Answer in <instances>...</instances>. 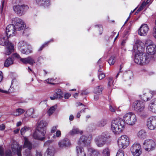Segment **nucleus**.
Returning <instances> with one entry per match:
<instances>
[{"label":"nucleus","mask_w":156,"mask_h":156,"mask_svg":"<svg viewBox=\"0 0 156 156\" xmlns=\"http://www.w3.org/2000/svg\"><path fill=\"white\" fill-rule=\"evenodd\" d=\"M151 58L154 60H156V55L153 56L145 53L141 52L136 54L135 56V62L137 64L140 65H144L149 63Z\"/></svg>","instance_id":"1"},{"label":"nucleus","mask_w":156,"mask_h":156,"mask_svg":"<svg viewBox=\"0 0 156 156\" xmlns=\"http://www.w3.org/2000/svg\"><path fill=\"white\" fill-rule=\"evenodd\" d=\"M125 126L124 122L122 119H115L112 122L111 128L115 134H117L121 133L124 129Z\"/></svg>","instance_id":"2"},{"label":"nucleus","mask_w":156,"mask_h":156,"mask_svg":"<svg viewBox=\"0 0 156 156\" xmlns=\"http://www.w3.org/2000/svg\"><path fill=\"white\" fill-rule=\"evenodd\" d=\"M124 122L126 124L133 125L134 124L136 121V118L135 115L132 112H129L126 114L123 117Z\"/></svg>","instance_id":"3"},{"label":"nucleus","mask_w":156,"mask_h":156,"mask_svg":"<svg viewBox=\"0 0 156 156\" xmlns=\"http://www.w3.org/2000/svg\"><path fill=\"white\" fill-rule=\"evenodd\" d=\"M118 143L119 148H126L129 144V138L126 135H122L118 139Z\"/></svg>","instance_id":"4"},{"label":"nucleus","mask_w":156,"mask_h":156,"mask_svg":"<svg viewBox=\"0 0 156 156\" xmlns=\"http://www.w3.org/2000/svg\"><path fill=\"white\" fill-rule=\"evenodd\" d=\"M143 147L148 151L154 150L156 146L155 141L152 139H147L145 140L143 143Z\"/></svg>","instance_id":"5"},{"label":"nucleus","mask_w":156,"mask_h":156,"mask_svg":"<svg viewBox=\"0 0 156 156\" xmlns=\"http://www.w3.org/2000/svg\"><path fill=\"white\" fill-rule=\"evenodd\" d=\"M144 44L141 40L136 39L135 41L133 50L136 54L144 52Z\"/></svg>","instance_id":"6"},{"label":"nucleus","mask_w":156,"mask_h":156,"mask_svg":"<svg viewBox=\"0 0 156 156\" xmlns=\"http://www.w3.org/2000/svg\"><path fill=\"white\" fill-rule=\"evenodd\" d=\"M109 136L105 134L97 137L95 142L97 145L99 147H103L105 144Z\"/></svg>","instance_id":"7"},{"label":"nucleus","mask_w":156,"mask_h":156,"mask_svg":"<svg viewBox=\"0 0 156 156\" xmlns=\"http://www.w3.org/2000/svg\"><path fill=\"white\" fill-rule=\"evenodd\" d=\"M134 104L135 110L139 113L141 116H143L141 113H145L144 110L145 107L144 102L141 101H136L135 102ZM146 116V114L144 115V116Z\"/></svg>","instance_id":"8"},{"label":"nucleus","mask_w":156,"mask_h":156,"mask_svg":"<svg viewBox=\"0 0 156 156\" xmlns=\"http://www.w3.org/2000/svg\"><path fill=\"white\" fill-rule=\"evenodd\" d=\"M28 9V6L25 5H16L13 7L14 11L19 16H22L24 14V12Z\"/></svg>","instance_id":"9"},{"label":"nucleus","mask_w":156,"mask_h":156,"mask_svg":"<svg viewBox=\"0 0 156 156\" xmlns=\"http://www.w3.org/2000/svg\"><path fill=\"white\" fill-rule=\"evenodd\" d=\"M147 126L150 130H154L156 128V116H152L147 120Z\"/></svg>","instance_id":"10"},{"label":"nucleus","mask_w":156,"mask_h":156,"mask_svg":"<svg viewBox=\"0 0 156 156\" xmlns=\"http://www.w3.org/2000/svg\"><path fill=\"white\" fill-rule=\"evenodd\" d=\"M130 150L134 156H139L141 153V146L138 144H134L130 148Z\"/></svg>","instance_id":"11"},{"label":"nucleus","mask_w":156,"mask_h":156,"mask_svg":"<svg viewBox=\"0 0 156 156\" xmlns=\"http://www.w3.org/2000/svg\"><path fill=\"white\" fill-rule=\"evenodd\" d=\"M46 133V131H44L36 129L33 136L35 139L43 140L45 138L44 136Z\"/></svg>","instance_id":"12"},{"label":"nucleus","mask_w":156,"mask_h":156,"mask_svg":"<svg viewBox=\"0 0 156 156\" xmlns=\"http://www.w3.org/2000/svg\"><path fill=\"white\" fill-rule=\"evenodd\" d=\"M17 30L14 27L13 24H10L8 25L6 28V36L9 38L11 36L15 35Z\"/></svg>","instance_id":"13"},{"label":"nucleus","mask_w":156,"mask_h":156,"mask_svg":"<svg viewBox=\"0 0 156 156\" xmlns=\"http://www.w3.org/2000/svg\"><path fill=\"white\" fill-rule=\"evenodd\" d=\"M14 27L17 30H23L26 27L25 24L22 20H12Z\"/></svg>","instance_id":"14"},{"label":"nucleus","mask_w":156,"mask_h":156,"mask_svg":"<svg viewBox=\"0 0 156 156\" xmlns=\"http://www.w3.org/2000/svg\"><path fill=\"white\" fill-rule=\"evenodd\" d=\"M149 27L147 24L142 25L138 30V33L141 36H145L147 35Z\"/></svg>","instance_id":"15"},{"label":"nucleus","mask_w":156,"mask_h":156,"mask_svg":"<svg viewBox=\"0 0 156 156\" xmlns=\"http://www.w3.org/2000/svg\"><path fill=\"white\" fill-rule=\"evenodd\" d=\"M20 61L23 64H28L31 65L35 63V61L31 56H29L26 58H20Z\"/></svg>","instance_id":"16"},{"label":"nucleus","mask_w":156,"mask_h":156,"mask_svg":"<svg viewBox=\"0 0 156 156\" xmlns=\"http://www.w3.org/2000/svg\"><path fill=\"white\" fill-rule=\"evenodd\" d=\"M47 125L48 123L45 121L43 120H41L38 123L36 129L39 130L46 131L45 127Z\"/></svg>","instance_id":"17"},{"label":"nucleus","mask_w":156,"mask_h":156,"mask_svg":"<svg viewBox=\"0 0 156 156\" xmlns=\"http://www.w3.org/2000/svg\"><path fill=\"white\" fill-rule=\"evenodd\" d=\"M146 50L148 53L147 54L151 56L152 55H154L156 52V46L154 44H150L147 46Z\"/></svg>","instance_id":"18"},{"label":"nucleus","mask_w":156,"mask_h":156,"mask_svg":"<svg viewBox=\"0 0 156 156\" xmlns=\"http://www.w3.org/2000/svg\"><path fill=\"white\" fill-rule=\"evenodd\" d=\"M55 93L54 94L53 96L50 97L51 100H54L63 97L62 96V91L60 89H55Z\"/></svg>","instance_id":"19"},{"label":"nucleus","mask_w":156,"mask_h":156,"mask_svg":"<svg viewBox=\"0 0 156 156\" xmlns=\"http://www.w3.org/2000/svg\"><path fill=\"white\" fill-rule=\"evenodd\" d=\"M8 38L5 35H1L0 37V45H7L9 43H11L7 40Z\"/></svg>","instance_id":"20"},{"label":"nucleus","mask_w":156,"mask_h":156,"mask_svg":"<svg viewBox=\"0 0 156 156\" xmlns=\"http://www.w3.org/2000/svg\"><path fill=\"white\" fill-rule=\"evenodd\" d=\"M12 151L14 152H17L18 156H21V149L16 144H12L11 145Z\"/></svg>","instance_id":"21"},{"label":"nucleus","mask_w":156,"mask_h":156,"mask_svg":"<svg viewBox=\"0 0 156 156\" xmlns=\"http://www.w3.org/2000/svg\"><path fill=\"white\" fill-rule=\"evenodd\" d=\"M59 147L63 148L65 147H67L70 145L69 140L66 138L62 140L59 141L58 143Z\"/></svg>","instance_id":"22"},{"label":"nucleus","mask_w":156,"mask_h":156,"mask_svg":"<svg viewBox=\"0 0 156 156\" xmlns=\"http://www.w3.org/2000/svg\"><path fill=\"white\" fill-rule=\"evenodd\" d=\"M36 1L37 4L44 7H47L49 5V0H36Z\"/></svg>","instance_id":"23"},{"label":"nucleus","mask_w":156,"mask_h":156,"mask_svg":"<svg viewBox=\"0 0 156 156\" xmlns=\"http://www.w3.org/2000/svg\"><path fill=\"white\" fill-rule=\"evenodd\" d=\"M77 156H86L83 148L81 146L76 147Z\"/></svg>","instance_id":"24"},{"label":"nucleus","mask_w":156,"mask_h":156,"mask_svg":"<svg viewBox=\"0 0 156 156\" xmlns=\"http://www.w3.org/2000/svg\"><path fill=\"white\" fill-rule=\"evenodd\" d=\"M7 49L5 54L7 55H9L14 51V46L12 43H9V44H7Z\"/></svg>","instance_id":"25"},{"label":"nucleus","mask_w":156,"mask_h":156,"mask_svg":"<svg viewBox=\"0 0 156 156\" xmlns=\"http://www.w3.org/2000/svg\"><path fill=\"white\" fill-rule=\"evenodd\" d=\"M154 100L152 99L151 101V103L149 104L148 108L152 112H156V105L154 103H152L153 101Z\"/></svg>","instance_id":"26"},{"label":"nucleus","mask_w":156,"mask_h":156,"mask_svg":"<svg viewBox=\"0 0 156 156\" xmlns=\"http://www.w3.org/2000/svg\"><path fill=\"white\" fill-rule=\"evenodd\" d=\"M83 133V131L80 130L78 128H73V129L70 131L69 133L71 135L74 134L80 133L82 134Z\"/></svg>","instance_id":"27"},{"label":"nucleus","mask_w":156,"mask_h":156,"mask_svg":"<svg viewBox=\"0 0 156 156\" xmlns=\"http://www.w3.org/2000/svg\"><path fill=\"white\" fill-rule=\"evenodd\" d=\"M24 143L23 147L27 148V149H31L32 148V145L30 142L26 137L24 138Z\"/></svg>","instance_id":"28"},{"label":"nucleus","mask_w":156,"mask_h":156,"mask_svg":"<svg viewBox=\"0 0 156 156\" xmlns=\"http://www.w3.org/2000/svg\"><path fill=\"white\" fill-rule=\"evenodd\" d=\"M88 151L91 156H98L99 153L98 151L92 148H89Z\"/></svg>","instance_id":"29"},{"label":"nucleus","mask_w":156,"mask_h":156,"mask_svg":"<svg viewBox=\"0 0 156 156\" xmlns=\"http://www.w3.org/2000/svg\"><path fill=\"white\" fill-rule=\"evenodd\" d=\"M137 136L140 138H145L147 136V133L144 130H141L138 132Z\"/></svg>","instance_id":"30"},{"label":"nucleus","mask_w":156,"mask_h":156,"mask_svg":"<svg viewBox=\"0 0 156 156\" xmlns=\"http://www.w3.org/2000/svg\"><path fill=\"white\" fill-rule=\"evenodd\" d=\"M107 123V120L103 119L98 121L97 124V126L99 127L104 126Z\"/></svg>","instance_id":"31"},{"label":"nucleus","mask_w":156,"mask_h":156,"mask_svg":"<svg viewBox=\"0 0 156 156\" xmlns=\"http://www.w3.org/2000/svg\"><path fill=\"white\" fill-rule=\"evenodd\" d=\"M87 138L86 136H82L79 140V143L80 144L84 145L86 144Z\"/></svg>","instance_id":"32"},{"label":"nucleus","mask_w":156,"mask_h":156,"mask_svg":"<svg viewBox=\"0 0 156 156\" xmlns=\"http://www.w3.org/2000/svg\"><path fill=\"white\" fill-rule=\"evenodd\" d=\"M13 63V61L11 58H9L6 59L4 63V65L5 67H8Z\"/></svg>","instance_id":"33"},{"label":"nucleus","mask_w":156,"mask_h":156,"mask_svg":"<svg viewBox=\"0 0 156 156\" xmlns=\"http://www.w3.org/2000/svg\"><path fill=\"white\" fill-rule=\"evenodd\" d=\"M25 111L23 109L19 108L16 109L15 112H13L12 114L13 115L17 116L21 115Z\"/></svg>","instance_id":"34"},{"label":"nucleus","mask_w":156,"mask_h":156,"mask_svg":"<svg viewBox=\"0 0 156 156\" xmlns=\"http://www.w3.org/2000/svg\"><path fill=\"white\" fill-rule=\"evenodd\" d=\"M152 95L151 94L146 93L144 94L143 96H142V98L144 101H147L149 100L152 97Z\"/></svg>","instance_id":"35"},{"label":"nucleus","mask_w":156,"mask_h":156,"mask_svg":"<svg viewBox=\"0 0 156 156\" xmlns=\"http://www.w3.org/2000/svg\"><path fill=\"white\" fill-rule=\"evenodd\" d=\"M103 88L101 86H99L95 87L94 89V93L96 94H100L102 93Z\"/></svg>","instance_id":"36"},{"label":"nucleus","mask_w":156,"mask_h":156,"mask_svg":"<svg viewBox=\"0 0 156 156\" xmlns=\"http://www.w3.org/2000/svg\"><path fill=\"white\" fill-rule=\"evenodd\" d=\"M110 151L108 147L104 149L102 152V154L103 156H110Z\"/></svg>","instance_id":"37"},{"label":"nucleus","mask_w":156,"mask_h":156,"mask_svg":"<svg viewBox=\"0 0 156 156\" xmlns=\"http://www.w3.org/2000/svg\"><path fill=\"white\" fill-rule=\"evenodd\" d=\"M30 130V128L29 127L25 126L20 130L21 134L22 135H23L27 132Z\"/></svg>","instance_id":"38"},{"label":"nucleus","mask_w":156,"mask_h":156,"mask_svg":"<svg viewBox=\"0 0 156 156\" xmlns=\"http://www.w3.org/2000/svg\"><path fill=\"white\" fill-rule=\"evenodd\" d=\"M57 108V105H55L51 107L48 111V113L49 115H52Z\"/></svg>","instance_id":"39"},{"label":"nucleus","mask_w":156,"mask_h":156,"mask_svg":"<svg viewBox=\"0 0 156 156\" xmlns=\"http://www.w3.org/2000/svg\"><path fill=\"white\" fill-rule=\"evenodd\" d=\"M34 109L33 108H30L26 112V115L27 116H32V117H33L32 115L34 114Z\"/></svg>","instance_id":"40"},{"label":"nucleus","mask_w":156,"mask_h":156,"mask_svg":"<svg viewBox=\"0 0 156 156\" xmlns=\"http://www.w3.org/2000/svg\"><path fill=\"white\" fill-rule=\"evenodd\" d=\"M116 61L115 57L114 56H111L108 60V63L110 65H113Z\"/></svg>","instance_id":"41"},{"label":"nucleus","mask_w":156,"mask_h":156,"mask_svg":"<svg viewBox=\"0 0 156 156\" xmlns=\"http://www.w3.org/2000/svg\"><path fill=\"white\" fill-rule=\"evenodd\" d=\"M21 52L23 54H28L32 52L31 50L27 48H22L21 50Z\"/></svg>","instance_id":"42"},{"label":"nucleus","mask_w":156,"mask_h":156,"mask_svg":"<svg viewBox=\"0 0 156 156\" xmlns=\"http://www.w3.org/2000/svg\"><path fill=\"white\" fill-rule=\"evenodd\" d=\"M18 45L19 48L20 47V48L21 49L22 48H23V47L27 48L28 47V45L26 43L22 41H20L19 42Z\"/></svg>","instance_id":"43"},{"label":"nucleus","mask_w":156,"mask_h":156,"mask_svg":"<svg viewBox=\"0 0 156 156\" xmlns=\"http://www.w3.org/2000/svg\"><path fill=\"white\" fill-rule=\"evenodd\" d=\"M31 149H27L23 153V155L24 156H31V154L30 152Z\"/></svg>","instance_id":"44"},{"label":"nucleus","mask_w":156,"mask_h":156,"mask_svg":"<svg viewBox=\"0 0 156 156\" xmlns=\"http://www.w3.org/2000/svg\"><path fill=\"white\" fill-rule=\"evenodd\" d=\"M44 156H53L51 150L48 148L44 154Z\"/></svg>","instance_id":"45"},{"label":"nucleus","mask_w":156,"mask_h":156,"mask_svg":"<svg viewBox=\"0 0 156 156\" xmlns=\"http://www.w3.org/2000/svg\"><path fill=\"white\" fill-rule=\"evenodd\" d=\"M110 110L112 112H115L116 111H118V108L115 106L110 105L109 107Z\"/></svg>","instance_id":"46"},{"label":"nucleus","mask_w":156,"mask_h":156,"mask_svg":"<svg viewBox=\"0 0 156 156\" xmlns=\"http://www.w3.org/2000/svg\"><path fill=\"white\" fill-rule=\"evenodd\" d=\"M5 2V0H2L1 6V8L0 9V13H2L3 12V8L4 6Z\"/></svg>","instance_id":"47"},{"label":"nucleus","mask_w":156,"mask_h":156,"mask_svg":"<svg viewBox=\"0 0 156 156\" xmlns=\"http://www.w3.org/2000/svg\"><path fill=\"white\" fill-rule=\"evenodd\" d=\"M61 136V132L60 130H58L56 132V133L53 135V137L54 138H55L57 137H59Z\"/></svg>","instance_id":"48"},{"label":"nucleus","mask_w":156,"mask_h":156,"mask_svg":"<svg viewBox=\"0 0 156 156\" xmlns=\"http://www.w3.org/2000/svg\"><path fill=\"white\" fill-rule=\"evenodd\" d=\"M116 156H124L123 151L122 150H119Z\"/></svg>","instance_id":"49"},{"label":"nucleus","mask_w":156,"mask_h":156,"mask_svg":"<svg viewBox=\"0 0 156 156\" xmlns=\"http://www.w3.org/2000/svg\"><path fill=\"white\" fill-rule=\"evenodd\" d=\"M113 82L112 81V78L111 77H109L108 79V86L110 87L113 83Z\"/></svg>","instance_id":"50"},{"label":"nucleus","mask_w":156,"mask_h":156,"mask_svg":"<svg viewBox=\"0 0 156 156\" xmlns=\"http://www.w3.org/2000/svg\"><path fill=\"white\" fill-rule=\"evenodd\" d=\"M133 74L132 72L129 71L128 72L127 74V76L129 77V79H130L133 77Z\"/></svg>","instance_id":"51"},{"label":"nucleus","mask_w":156,"mask_h":156,"mask_svg":"<svg viewBox=\"0 0 156 156\" xmlns=\"http://www.w3.org/2000/svg\"><path fill=\"white\" fill-rule=\"evenodd\" d=\"M5 156H12V152L10 150H7L5 153Z\"/></svg>","instance_id":"52"},{"label":"nucleus","mask_w":156,"mask_h":156,"mask_svg":"<svg viewBox=\"0 0 156 156\" xmlns=\"http://www.w3.org/2000/svg\"><path fill=\"white\" fill-rule=\"evenodd\" d=\"M57 126H53L51 129V133H53L55 132L57 130Z\"/></svg>","instance_id":"53"},{"label":"nucleus","mask_w":156,"mask_h":156,"mask_svg":"<svg viewBox=\"0 0 156 156\" xmlns=\"http://www.w3.org/2000/svg\"><path fill=\"white\" fill-rule=\"evenodd\" d=\"M89 93L86 90H83L81 91L80 95L81 96L87 95Z\"/></svg>","instance_id":"54"},{"label":"nucleus","mask_w":156,"mask_h":156,"mask_svg":"<svg viewBox=\"0 0 156 156\" xmlns=\"http://www.w3.org/2000/svg\"><path fill=\"white\" fill-rule=\"evenodd\" d=\"M95 27H97L98 28H99L100 29V34H101L103 30L102 26L101 25H95Z\"/></svg>","instance_id":"55"},{"label":"nucleus","mask_w":156,"mask_h":156,"mask_svg":"<svg viewBox=\"0 0 156 156\" xmlns=\"http://www.w3.org/2000/svg\"><path fill=\"white\" fill-rule=\"evenodd\" d=\"M153 35L156 38V27H154L153 30Z\"/></svg>","instance_id":"56"},{"label":"nucleus","mask_w":156,"mask_h":156,"mask_svg":"<svg viewBox=\"0 0 156 156\" xmlns=\"http://www.w3.org/2000/svg\"><path fill=\"white\" fill-rule=\"evenodd\" d=\"M4 149L1 146H0V155L3 156L4 155Z\"/></svg>","instance_id":"57"},{"label":"nucleus","mask_w":156,"mask_h":156,"mask_svg":"<svg viewBox=\"0 0 156 156\" xmlns=\"http://www.w3.org/2000/svg\"><path fill=\"white\" fill-rule=\"evenodd\" d=\"M105 77V75L104 73H101L98 75L99 80H102Z\"/></svg>","instance_id":"58"},{"label":"nucleus","mask_w":156,"mask_h":156,"mask_svg":"<svg viewBox=\"0 0 156 156\" xmlns=\"http://www.w3.org/2000/svg\"><path fill=\"white\" fill-rule=\"evenodd\" d=\"M152 43V42L151 40H147L146 41L145 44L147 46L150 44H151Z\"/></svg>","instance_id":"59"},{"label":"nucleus","mask_w":156,"mask_h":156,"mask_svg":"<svg viewBox=\"0 0 156 156\" xmlns=\"http://www.w3.org/2000/svg\"><path fill=\"white\" fill-rule=\"evenodd\" d=\"M49 43V42H47V43H45V44H43L40 48H39V49L38 50V51H41V50H42L43 48H44L45 47V45H47L48 44V43Z\"/></svg>","instance_id":"60"},{"label":"nucleus","mask_w":156,"mask_h":156,"mask_svg":"<svg viewBox=\"0 0 156 156\" xmlns=\"http://www.w3.org/2000/svg\"><path fill=\"white\" fill-rule=\"evenodd\" d=\"M71 94L69 93H67L65 94L64 98L66 99H68L71 96Z\"/></svg>","instance_id":"61"},{"label":"nucleus","mask_w":156,"mask_h":156,"mask_svg":"<svg viewBox=\"0 0 156 156\" xmlns=\"http://www.w3.org/2000/svg\"><path fill=\"white\" fill-rule=\"evenodd\" d=\"M51 143V141L50 140L47 141L44 143V145L45 146H48Z\"/></svg>","instance_id":"62"},{"label":"nucleus","mask_w":156,"mask_h":156,"mask_svg":"<svg viewBox=\"0 0 156 156\" xmlns=\"http://www.w3.org/2000/svg\"><path fill=\"white\" fill-rule=\"evenodd\" d=\"M5 126L4 124H2L0 125V130H3L5 128Z\"/></svg>","instance_id":"63"},{"label":"nucleus","mask_w":156,"mask_h":156,"mask_svg":"<svg viewBox=\"0 0 156 156\" xmlns=\"http://www.w3.org/2000/svg\"><path fill=\"white\" fill-rule=\"evenodd\" d=\"M36 156H42V154L41 152L36 151Z\"/></svg>","instance_id":"64"}]
</instances>
